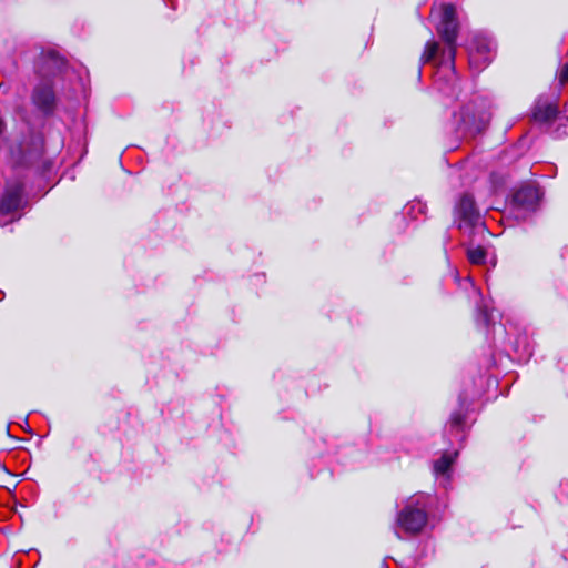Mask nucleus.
Listing matches in <instances>:
<instances>
[{
  "mask_svg": "<svg viewBox=\"0 0 568 568\" xmlns=\"http://www.w3.org/2000/svg\"><path fill=\"white\" fill-rule=\"evenodd\" d=\"M430 17L436 21V30L445 42L446 48L440 52L435 84L443 94L458 99V78L455 72L456 39L459 23L456 9L452 4L442 3L434 6Z\"/></svg>",
  "mask_w": 568,
  "mask_h": 568,
  "instance_id": "f257e3e1",
  "label": "nucleus"
},
{
  "mask_svg": "<svg viewBox=\"0 0 568 568\" xmlns=\"http://www.w3.org/2000/svg\"><path fill=\"white\" fill-rule=\"evenodd\" d=\"M429 495L424 493L415 494L408 497L403 508L397 513L394 531L398 538L402 534L416 535L423 530L427 524V505Z\"/></svg>",
  "mask_w": 568,
  "mask_h": 568,
  "instance_id": "f03ea898",
  "label": "nucleus"
},
{
  "mask_svg": "<svg viewBox=\"0 0 568 568\" xmlns=\"http://www.w3.org/2000/svg\"><path fill=\"white\" fill-rule=\"evenodd\" d=\"M490 120L488 103L485 99L476 98L465 105L459 113V128L463 134L481 132Z\"/></svg>",
  "mask_w": 568,
  "mask_h": 568,
  "instance_id": "7ed1b4c3",
  "label": "nucleus"
},
{
  "mask_svg": "<svg viewBox=\"0 0 568 568\" xmlns=\"http://www.w3.org/2000/svg\"><path fill=\"white\" fill-rule=\"evenodd\" d=\"M456 215L459 220L458 227L469 237L485 233V224L480 221L475 201L469 194H464L456 205Z\"/></svg>",
  "mask_w": 568,
  "mask_h": 568,
  "instance_id": "20e7f679",
  "label": "nucleus"
},
{
  "mask_svg": "<svg viewBox=\"0 0 568 568\" xmlns=\"http://www.w3.org/2000/svg\"><path fill=\"white\" fill-rule=\"evenodd\" d=\"M22 193L23 183L21 181L7 184L0 202V214L2 216H10V221L19 219L17 214L22 207Z\"/></svg>",
  "mask_w": 568,
  "mask_h": 568,
  "instance_id": "39448f33",
  "label": "nucleus"
},
{
  "mask_svg": "<svg viewBox=\"0 0 568 568\" xmlns=\"http://www.w3.org/2000/svg\"><path fill=\"white\" fill-rule=\"evenodd\" d=\"M494 42L484 37H475L470 52L469 63L471 67L479 68V64H488L493 58Z\"/></svg>",
  "mask_w": 568,
  "mask_h": 568,
  "instance_id": "423d86ee",
  "label": "nucleus"
},
{
  "mask_svg": "<svg viewBox=\"0 0 568 568\" xmlns=\"http://www.w3.org/2000/svg\"><path fill=\"white\" fill-rule=\"evenodd\" d=\"M540 199V192L535 186H523L513 196V204L518 210L532 211Z\"/></svg>",
  "mask_w": 568,
  "mask_h": 568,
  "instance_id": "0eeeda50",
  "label": "nucleus"
},
{
  "mask_svg": "<svg viewBox=\"0 0 568 568\" xmlns=\"http://www.w3.org/2000/svg\"><path fill=\"white\" fill-rule=\"evenodd\" d=\"M32 100L36 106L43 113H51L55 105V97L51 84L45 82L38 85L33 91Z\"/></svg>",
  "mask_w": 568,
  "mask_h": 568,
  "instance_id": "6e6552de",
  "label": "nucleus"
},
{
  "mask_svg": "<svg viewBox=\"0 0 568 568\" xmlns=\"http://www.w3.org/2000/svg\"><path fill=\"white\" fill-rule=\"evenodd\" d=\"M457 455L458 452L444 453L440 458L434 462V474L438 479L440 478L443 486H446L449 483L452 466Z\"/></svg>",
  "mask_w": 568,
  "mask_h": 568,
  "instance_id": "1a4fd4ad",
  "label": "nucleus"
},
{
  "mask_svg": "<svg viewBox=\"0 0 568 568\" xmlns=\"http://www.w3.org/2000/svg\"><path fill=\"white\" fill-rule=\"evenodd\" d=\"M557 106L552 103L542 102L541 100L537 101L534 108V119L540 122H547L556 118L557 115Z\"/></svg>",
  "mask_w": 568,
  "mask_h": 568,
  "instance_id": "9d476101",
  "label": "nucleus"
},
{
  "mask_svg": "<svg viewBox=\"0 0 568 568\" xmlns=\"http://www.w3.org/2000/svg\"><path fill=\"white\" fill-rule=\"evenodd\" d=\"M42 62L43 65L48 68V72H43V77L55 74L63 65V61L53 52L43 54Z\"/></svg>",
  "mask_w": 568,
  "mask_h": 568,
  "instance_id": "9b49d317",
  "label": "nucleus"
},
{
  "mask_svg": "<svg viewBox=\"0 0 568 568\" xmlns=\"http://www.w3.org/2000/svg\"><path fill=\"white\" fill-rule=\"evenodd\" d=\"M34 150L24 155L27 164L33 165L42 156L43 153V140L38 136L33 140Z\"/></svg>",
  "mask_w": 568,
  "mask_h": 568,
  "instance_id": "f8f14e48",
  "label": "nucleus"
},
{
  "mask_svg": "<svg viewBox=\"0 0 568 568\" xmlns=\"http://www.w3.org/2000/svg\"><path fill=\"white\" fill-rule=\"evenodd\" d=\"M467 256L471 264L480 265L486 260V251L481 246L469 247L467 250Z\"/></svg>",
  "mask_w": 568,
  "mask_h": 568,
  "instance_id": "ddd939ff",
  "label": "nucleus"
},
{
  "mask_svg": "<svg viewBox=\"0 0 568 568\" xmlns=\"http://www.w3.org/2000/svg\"><path fill=\"white\" fill-rule=\"evenodd\" d=\"M439 45L435 41H428L425 45L424 53L420 58L422 63L432 62L438 54Z\"/></svg>",
  "mask_w": 568,
  "mask_h": 568,
  "instance_id": "4468645a",
  "label": "nucleus"
},
{
  "mask_svg": "<svg viewBox=\"0 0 568 568\" xmlns=\"http://www.w3.org/2000/svg\"><path fill=\"white\" fill-rule=\"evenodd\" d=\"M405 210L408 215H412L414 211H417L418 214H425L426 205L420 201H416L406 205Z\"/></svg>",
  "mask_w": 568,
  "mask_h": 568,
  "instance_id": "2eb2a0df",
  "label": "nucleus"
},
{
  "mask_svg": "<svg viewBox=\"0 0 568 568\" xmlns=\"http://www.w3.org/2000/svg\"><path fill=\"white\" fill-rule=\"evenodd\" d=\"M449 424L453 429H460L464 424V415L460 412L452 414Z\"/></svg>",
  "mask_w": 568,
  "mask_h": 568,
  "instance_id": "dca6fc26",
  "label": "nucleus"
},
{
  "mask_svg": "<svg viewBox=\"0 0 568 568\" xmlns=\"http://www.w3.org/2000/svg\"><path fill=\"white\" fill-rule=\"evenodd\" d=\"M559 81L561 84H565L568 82V63L565 64L559 73Z\"/></svg>",
  "mask_w": 568,
  "mask_h": 568,
  "instance_id": "f3484780",
  "label": "nucleus"
},
{
  "mask_svg": "<svg viewBox=\"0 0 568 568\" xmlns=\"http://www.w3.org/2000/svg\"><path fill=\"white\" fill-rule=\"evenodd\" d=\"M484 320H485L486 323H488L489 320H488L487 314L484 315Z\"/></svg>",
  "mask_w": 568,
  "mask_h": 568,
  "instance_id": "a211bd4d",
  "label": "nucleus"
},
{
  "mask_svg": "<svg viewBox=\"0 0 568 568\" xmlns=\"http://www.w3.org/2000/svg\"><path fill=\"white\" fill-rule=\"evenodd\" d=\"M38 72H41L42 73V69L40 65H38Z\"/></svg>",
  "mask_w": 568,
  "mask_h": 568,
  "instance_id": "6ab92c4d",
  "label": "nucleus"
},
{
  "mask_svg": "<svg viewBox=\"0 0 568 568\" xmlns=\"http://www.w3.org/2000/svg\"><path fill=\"white\" fill-rule=\"evenodd\" d=\"M567 121H568V118H567Z\"/></svg>",
  "mask_w": 568,
  "mask_h": 568,
  "instance_id": "aec40b11",
  "label": "nucleus"
}]
</instances>
